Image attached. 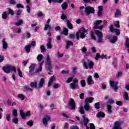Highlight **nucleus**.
<instances>
[{"label":"nucleus","mask_w":129,"mask_h":129,"mask_svg":"<svg viewBox=\"0 0 129 129\" xmlns=\"http://www.w3.org/2000/svg\"><path fill=\"white\" fill-rule=\"evenodd\" d=\"M82 64L84 69H93L94 67V62L89 59L83 60Z\"/></svg>","instance_id":"1"},{"label":"nucleus","mask_w":129,"mask_h":129,"mask_svg":"<svg viewBox=\"0 0 129 129\" xmlns=\"http://www.w3.org/2000/svg\"><path fill=\"white\" fill-rule=\"evenodd\" d=\"M86 35H87V31L85 28H82L81 30L79 31L76 34V37L77 40H79V37L81 38V39H84L85 37H86Z\"/></svg>","instance_id":"2"},{"label":"nucleus","mask_w":129,"mask_h":129,"mask_svg":"<svg viewBox=\"0 0 129 129\" xmlns=\"http://www.w3.org/2000/svg\"><path fill=\"white\" fill-rule=\"evenodd\" d=\"M94 99L92 97L91 98H87L85 100V105L84 106L85 109L86 110V111H91V107L89 106V103H91L92 102H93V100Z\"/></svg>","instance_id":"3"},{"label":"nucleus","mask_w":129,"mask_h":129,"mask_svg":"<svg viewBox=\"0 0 129 129\" xmlns=\"http://www.w3.org/2000/svg\"><path fill=\"white\" fill-rule=\"evenodd\" d=\"M3 70L5 72V73H7L9 74L11 73V71H14V72H17V69L15 67L12 66V65H7L3 68Z\"/></svg>","instance_id":"4"},{"label":"nucleus","mask_w":129,"mask_h":129,"mask_svg":"<svg viewBox=\"0 0 129 129\" xmlns=\"http://www.w3.org/2000/svg\"><path fill=\"white\" fill-rule=\"evenodd\" d=\"M95 33L97 37V43H100L103 42V34L102 32H100L98 30H96Z\"/></svg>","instance_id":"5"},{"label":"nucleus","mask_w":129,"mask_h":129,"mask_svg":"<svg viewBox=\"0 0 129 129\" xmlns=\"http://www.w3.org/2000/svg\"><path fill=\"white\" fill-rule=\"evenodd\" d=\"M102 23V20H96L94 22V26L95 29L102 30L104 28V25L99 26Z\"/></svg>","instance_id":"6"},{"label":"nucleus","mask_w":129,"mask_h":129,"mask_svg":"<svg viewBox=\"0 0 129 129\" xmlns=\"http://www.w3.org/2000/svg\"><path fill=\"white\" fill-rule=\"evenodd\" d=\"M85 13L86 16H89L90 14H94V8L91 7L90 6L87 7L85 8Z\"/></svg>","instance_id":"7"},{"label":"nucleus","mask_w":129,"mask_h":129,"mask_svg":"<svg viewBox=\"0 0 129 129\" xmlns=\"http://www.w3.org/2000/svg\"><path fill=\"white\" fill-rule=\"evenodd\" d=\"M49 121H51V117L49 115H45L44 117L42 118V123L45 127L48 126V122H49Z\"/></svg>","instance_id":"8"},{"label":"nucleus","mask_w":129,"mask_h":129,"mask_svg":"<svg viewBox=\"0 0 129 129\" xmlns=\"http://www.w3.org/2000/svg\"><path fill=\"white\" fill-rule=\"evenodd\" d=\"M46 61L48 66V70L50 72H52L53 67H52V64L51 63V59L50 58V56H49V55H47L46 56Z\"/></svg>","instance_id":"9"},{"label":"nucleus","mask_w":129,"mask_h":129,"mask_svg":"<svg viewBox=\"0 0 129 129\" xmlns=\"http://www.w3.org/2000/svg\"><path fill=\"white\" fill-rule=\"evenodd\" d=\"M71 88L73 90L76 89L78 87V80L75 79L73 80V82L70 84Z\"/></svg>","instance_id":"10"},{"label":"nucleus","mask_w":129,"mask_h":129,"mask_svg":"<svg viewBox=\"0 0 129 129\" xmlns=\"http://www.w3.org/2000/svg\"><path fill=\"white\" fill-rule=\"evenodd\" d=\"M109 83L110 87H112V88H113L115 91L116 92V90L118 89V87H117V84H118V82L110 81Z\"/></svg>","instance_id":"11"},{"label":"nucleus","mask_w":129,"mask_h":129,"mask_svg":"<svg viewBox=\"0 0 129 129\" xmlns=\"http://www.w3.org/2000/svg\"><path fill=\"white\" fill-rule=\"evenodd\" d=\"M69 105L70 109H72V110H74V109H75V107H76V104H75V101H74V100L71 99L69 102Z\"/></svg>","instance_id":"12"},{"label":"nucleus","mask_w":129,"mask_h":129,"mask_svg":"<svg viewBox=\"0 0 129 129\" xmlns=\"http://www.w3.org/2000/svg\"><path fill=\"white\" fill-rule=\"evenodd\" d=\"M36 66H37L36 64H31L29 67V75L31 76H33V74H32V72H34L35 71V68H36Z\"/></svg>","instance_id":"13"},{"label":"nucleus","mask_w":129,"mask_h":129,"mask_svg":"<svg viewBox=\"0 0 129 129\" xmlns=\"http://www.w3.org/2000/svg\"><path fill=\"white\" fill-rule=\"evenodd\" d=\"M20 115L22 116V118H26L27 116H30L31 114V112L30 111H28L26 113H24L23 110H20Z\"/></svg>","instance_id":"14"},{"label":"nucleus","mask_w":129,"mask_h":129,"mask_svg":"<svg viewBox=\"0 0 129 129\" xmlns=\"http://www.w3.org/2000/svg\"><path fill=\"white\" fill-rule=\"evenodd\" d=\"M108 39H109L111 43L112 44H114L117 41V37L114 36H111V35H109L108 37Z\"/></svg>","instance_id":"15"},{"label":"nucleus","mask_w":129,"mask_h":129,"mask_svg":"<svg viewBox=\"0 0 129 129\" xmlns=\"http://www.w3.org/2000/svg\"><path fill=\"white\" fill-rule=\"evenodd\" d=\"M46 46L47 47V49H52V38L49 37L47 39V42L46 44Z\"/></svg>","instance_id":"16"},{"label":"nucleus","mask_w":129,"mask_h":129,"mask_svg":"<svg viewBox=\"0 0 129 129\" xmlns=\"http://www.w3.org/2000/svg\"><path fill=\"white\" fill-rule=\"evenodd\" d=\"M112 129H122L120 126V122L118 121H116L114 123V126L112 127Z\"/></svg>","instance_id":"17"},{"label":"nucleus","mask_w":129,"mask_h":129,"mask_svg":"<svg viewBox=\"0 0 129 129\" xmlns=\"http://www.w3.org/2000/svg\"><path fill=\"white\" fill-rule=\"evenodd\" d=\"M87 83L89 85H92V84H94V81L92 80V76H89L87 79Z\"/></svg>","instance_id":"18"},{"label":"nucleus","mask_w":129,"mask_h":129,"mask_svg":"<svg viewBox=\"0 0 129 129\" xmlns=\"http://www.w3.org/2000/svg\"><path fill=\"white\" fill-rule=\"evenodd\" d=\"M98 58H101L102 59H107L106 55H104V54H102V55H100V54L99 53H97L96 54V57L95 58V60H98Z\"/></svg>","instance_id":"19"},{"label":"nucleus","mask_w":129,"mask_h":129,"mask_svg":"<svg viewBox=\"0 0 129 129\" xmlns=\"http://www.w3.org/2000/svg\"><path fill=\"white\" fill-rule=\"evenodd\" d=\"M44 61L42 60L40 62L39 68L35 71V72L34 73V74H36V73H38V72H40L42 71V67H43V65H44Z\"/></svg>","instance_id":"20"},{"label":"nucleus","mask_w":129,"mask_h":129,"mask_svg":"<svg viewBox=\"0 0 129 129\" xmlns=\"http://www.w3.org/2000/svg\"><path fill=\"white\" fill-rule=\"evenodd\" d=\"M45 83V79L42 78L38 83V88H42Z\"/></svg>","instance_id":"21"},{"label":"nucleus","mask_w":129,"mask_h":129,"mask_svg":"<svg viewBox=\"0 0 129 129\" xmlns=\"http://www.w3.org/2000/svg\"><path fill=\"white\" fill-rule=\"evenodd\" d=\"M2 43H3V49H4V50H6V49H8V44L7 43V42H6V39H5V38L3 39Z\"/></svg>","instance_id":"22"},{"label":"nucleus","mask_w":129,"mask_h":129,"mask_svg":"<svg viewBox=\"0 0 129 129\" xmlns=\"http://www.w3.org/2000/svg\"><path fill=\"white\" fill-rule=\"evenodd\" d=\"M64 22L67 23V27L70 29V30H72V29H73V26L70 22V20H65Z\"/></svg>","instance_id":"23"},{"label":"nucleus","mask_w":129,"mask_h":129,"mask_svg":"<svg viewBox=\"0 0 129 129\" xmlns=\"http://www.w3.org/2000/svg\"><path fill=\"white\" fill-rule=\"evenodd\" d=\"M83 118L85 126H87V124H88V122H89V120L88 118H86L85 115L83 116Z\"/></svg>","instance_id":"24"},{"label":"nucleus","mask_w":129,"mask_h":129,"mask_svg":"<svg viewBox=\"0 0 129 129\" xmlns=\"http://www.w3.org/2000/svg\"><path fill=\"white\" fill-rule=\"evenodd\" d=\"M55 80V76H52L51 77V78H50L49 82H48V85L47 86L48 87H50L51 85H52V83H53V82H54Z\"/></svg>","instance_id":"25"},{"label":"nucleus","mask_w":129,"mask_h":129,"mask_svg":"<svg viewBox=\"0 0 129 129\" xmlns=\"http://www.w3.org/2000/svg\"><path fill=\"white\" fill-rule=\"evenodd\" d=\"M61 8L63 10V11H66V10H67V8H68V4H67V2H64L61 5Z\"/></svg>","instance_id":"26"},{"label":"nucleus","mask_w":129,"mask_h":129,"mask_svg":"<svg viewBox=\"0 0 129 129\" xmlns=\"http://www.w3.org/2000/svg\"><path fill=\"white\" fill-rule=\"evenodd\" d=\"M90 36H91V38L92 39V40H94V41H96L97 38L95 37V35H94V32H93V31H91L90 32Z\"/></svg>","instance_id":"27"},{"label":"nucleus","mask_w":129,"mask_h":129,"mask_svg":"<svg viewBox=\"0 0 129 129\" xmlns=\"http://www.w3.org/2000/svg\"><path fill=\"white\" fill-rule=\"evenodd\" d=\"M105 116V114L102 112H99L96 115L97 117H98L99 118L100 117H104Z\"/></svg>","instance_id":"28"},{"label":"nucleus","mask_w":129,"mask_h":129,"mask_svg":"<svg viewBox=\"0 0 129 129\" xmlns=\"http://www.w3.org/2000/svg\"><path fill=\"white\" fill-rule=\"evenodd\" d=\"M36 59L38 62H41L42 59H44V56L42 54H38L36 57Z\"/></svg>","instance_id":"29"},{"label":"nucleus","mask_w":129,"mask_h":129,"mask_svg":"<svg viewBox=\"0 0 129 129\" xmlns=\"http://www.w3.org/2000/svg\"><path fill=\"white\" fill-rule=\"evenodd\" d=\"M106 107H107V109L108 110V113L110 114V113H111V112H112V111L111 110V105H110L108 104H107Z\"/></svg>","instance_id":"30"},{"label":"nucleus","mask_w":129,"mask_h":129,"mask_svg":"<svg viewBox=\"0 0 129 129\" xmlns=\"http://www.w3.org/2000/svg\"><path fill=\"white\" fill-rule=\"evenodd\" d=\"M24 91H30V92H32L33 91V90L31 88H29L28 86H25L24 87Z\"/></svg>","instance_id":"31"},{"label":"nucleus","mask_w":129,"mask_h":129,"mask_svg":"<svg viewBox=\"0 0 129 129\" xmlns=\"http://www.w3.org/2000/svg\"><path fill=\"white\" fill-rule=\"evenodd\" d=\"M125 46L128 48L127 52L128 53H129V38H127L126 40Z\"/></svg>","instance_id":"32"},{"label":"nucleus","mask_w":129,"mask_h":129,"mask_svg":"<svg viewBox=\"0 0 129 129\" xmlns=\"http://www.w3.org/2000/svg\"><path fill=\"white\" fill-rule=\"evenodd\" d=\"M69 46H73V42L71 41H68L67 42L66 49H69Z\"/></svg>","instance_id":"33"},{"label":"nucleus","mask_w":129,"mask_h":129,"mask_svg":"<svg viewBox=\"0 0 129 129\" xmlns=\"http://www.w3.org/2000/svg\"><path fill=\"white\" fill-rule=\"evenodd\" d=\"M31 47V45H30L29 44L25 46V50H26V53H29V52H30Z\"/></svg>","instance_id":"34"},{"label":"nucleus","mask_w":129,"mask_h":129,"mask_svg":"<svg viewBox=\"0 0 129 129\" xmlns=\"http://www.w3.org/2000/svg\"><path fill=\"white\" fill-rule=\"evenodd\" d=\"M63 33L65 36H68V29L67 28H63Z\"/></svg>","instance_id":"35"},{"label":"nucleus","mask_w":129,"mask_h":129,"mask_svg":"<svg viewBox=\"0 0 129 129\" xmlns=\"http://www.w3.org/2000/svg\"><path fill=\"white\" fill-rule=\"evenodd\" d=\"M60 19L61 20H66V21L68 20V19H67V16H66L64 13L62 14L61 16H60Z\"/></svg>","instance_id":"36"},{"label":"nucleus","mask_w":129,"mask_h":129,"mask_svg":"<svg viewBox=\"0 0 129 129\" xmlns=\"http://www.w3.org/2000/svg\"><path fill=\"white\" fill-rule=\"evenodd\" d=\"M82 87H85L86 86V83L85 82V80H82L80 82Z\"/></svg>","instance_id":"37"},{"label":"nucleus","mask_w":129,"mask_h":129,"mask_svg":"<svg viewBox=\"0 0 129 129\" xmlns=\"http://www.w3.org/2000/svg\"><path fill=\"white\" fill-rule=\"evenodd\" d=\"M12 115L14 116L15 117H17L18 116V111L16 109H14L13 111Z\"/></svg>","instance_id":"38"},{"label":"nucleus","mask_w":129,"mask_h":129,"mask_svg":"<svg viewBox=\"0 0 129 129\" xmlns=\"http://www.w3.org/2000/svg\"><path fill=\"white\" fill-rule=\"evenodd\" d=\"M9 14H8L7 12H5L3 13V14H2V18L3 19H7V18H8V15Z\"/></svg>","instance_id":"39"},{"label":"nucleus","mask_w":129,"mask_h":129,"mask_svg":"<svg viewBox=\"0 0 129 129\" xmlns=\"http://www.w3.org/2000/svg\"><path fill=\"white\" fill-rule=\"evenodd\" d=\"M7 13L8 15H11V16H14V11L12 10V9L9 8Z\"/></svg>","instance_id":"40"},{"label":"nucleus","mask_w":129,"mask_h":129,"mask_svg":"<svg viewBox=\"0 0 129 129\" xmlns=\"http://www.w3.org/2000/svg\"><path fill=\"white\" fill-rule=\"evenodd\" d=\"M119 16H120V11H119V10H118V9H117L116 12L115 14V17L118 18V17H119Z\"/></svg>","instance_id":"41"},{"label":"nucleus","mask_w":129,"mask_h":129,"mask_svg":"<svg viewBox=\"0 0 129 129\" xmlns=\"http://www.w3.org/2000/svg\"><path fill=\"white\" fill-rule=\"evenodd\" d=\"M79 111H80V113H81V114H84L85 111H84V109L83 108V106H80Z\"/></svg>","instance_id":"42"},{"label":"nucleus","mask_w":129,"mask_h":129,"mask_svg":"<svg viewBox=\"0 0 129 129\" xmlns=\"http://www.w3.org/2000/svg\"><path fill=\"white\" fill-rule=\"evenodd\" d=\"M48 29L49 30V31H51L52 30V27H51V26H50L49 25H46L44 29V31H47Z\"/></svg>","instance_id":"43"},{"label":"nucleus","mask_w":129,"mask_h":129,"mask_svg":"<svg viewBox=\"0 0 129 129\" xmlns=\"http://www.w3.org/2000/svg\"><path fill=\"white\" fill-rule=\"evenodd\" d=\"M17 71L18 72L19 77L23 78V73L21 72V69H20V68H18L17 69Z\"/></svg>","instance_id":"44"},{"label":"nucleus","mask_w":129,"mask_h":129,"mask_svg":"<svg viewBox=\"0 0 129 129\" xmlns=\"http://www.w3.org/2000/svg\"><path fill=\"white\" fill-rule=\"evenodd\" d=\"M18 98H20L21 100H25V96L23 94H19L17 96Z\"/></svg>","instance_id":"45"},{"label":"nucleus","mask_w":129,"mask_h":129,"mask_svg":"<svg viewBox=\"0 0 129 129\" xmlns=\"http://www.w3.org/2000/svg\"><path fill=\"white\" fill-rule=\"evenodd\" d=\"M30 86L32 88L37 87V82L30 83Z\"/></svg>","instance_id":"46"},{"label":"nucleus","mask_w":129,"mask_h":129,"mask_svg":"<svg viewBox=\"0 0 129 129\" xmlns=\"http://www.w3.org/2000/svg\"><path fill=\"white\" fill-rule=\"evenodd\" d=\"M23 24V20H20L19 21L15 23L16 26H22Z\"/></svg>","instance_id":"47"},{"label":"nucleus","mask_w":129,"mask_h":129,"mask_svg":"<svg viewBox=\"0 0 129 129\" xmlns=\"http://www.w3.org/2000/svg\"><path fill=\"white\" fill-rule=\"evenodd\" d=\"M94 106L96 109H99L100 108V104L99 102H97L95 104Z\"/></svg>","instance_id":"48"},{"label":"nucleus","mask_w":129,"mask_h":129,"mask_svg":"<svg viewBox=\"0 0 129 129\" xmlns=\"http://www.w3.org/2000/svg\"><path fill=\"white\" fill-rule=\"evenodd\" d=\"M114 31L115 33H116V35L117 36H119V35H120V31L119 30V29H114Z\"/></svg>","instance_id":"49"},{"label":"nucleus","mask_w":129,"mask_h":129,"mask_svg":"<svg viewBox=\"0 0 129 129\" xmlns=\"http://www.w3.org/2000/svg\"><path fill=\"white\" fill-rule=\"evenodd\" d=\"M40 49L41 51V53H44V52H46V48L44 45H41L40 46Z\"/></svg>","instance_id":"50"},{"label":"nucleus","mask_w":129,"mask_h":129,"mask_svg":"<svg viewBox=\"0 0 129 129\" xmlns=\"http://www.w3.org/2000/svg\"><path fill=\"white\" fill-rule=\"evenodd\" d=\"M124 99L125 100H128V94H127V92H124Z\"/></svg>","instance_id":"51"},{"label":"nucleus","mask_w":129,"mask_h":129,"mask_svg":"<svg viewBox=\"0 0 129 129\" xmlns=\"http://www.w3.org/2000/svg\"><path fill=\"white\" fill-rule=\"evenodd\" d=\"M114 25L115 26L116 28H120V25H119V21L115 22Z\"/></svg>","instance_id":"52"},{"label":"nucleus","mask_w":129,"mask_h":129,"mask_svg":"<svg viewBox=\"0 0 129 129\" xmlns=\"http://www.w3.org/2000/svg\"><path fill=\"white\" fill-rule=\"evenodd\" d=\"M12 121L14 123L17 124L18 123V122H19V119H18V118H15L14 119H13Z\"/></svg>","instance_id":"53"},{"label":"nucleus","mask_w":129,"mask_h":129,"mask_svg":"<svg viewBox=\"0 0 129 129\" xmlns=\"http://www.w3.org/2000/svg\"><path fill=\"white\" fill-rule=\"evenodd\" d=\"M6 119L8 121H10V120H11V115L10 114H7L6 115Z\"/></svg>","instance_id":"54"},{"label":"nucleus","mask_w":129,"mask_h":129,"mask_svg":"<svg viewBox=\"0 0 129 129\" xmlns=\"http://www.w3.org/2000/svg\"><path fill=\"white\" fill-rule=\"evenodd\" d=\"M27 124L29 125V126H33V122L32 120H30L27 122Z\"/></svg>","instance_id":"55"},{"label":"nucleus","mask_w":129,"mask_h":129,"mask_svg":"<svg viewBox=\"0 0 129 129\" xmlns=\"http://www.w3.org/2000/svg\"><path fill=\"white\" fill-rule=\"evenodd\" d=\"M73 78H74L72 77H70L67 81V83H70V82H72V80H73Z\"/></svg>","instance_id":"56"},{"label":"nucleus","mask_w":129,"mask_h":129,"mask_svg":"<svg viewBox=\"0 0 129 129\" xmlns=\"http://www.w3.org/2000/svg\"><path fill=\"white\" fill-rule=\"evenodd\" d=\"M122 76V72H119L117 73V74L116 76V77H117V78H118V77H120L121 76Z\"/></svg>","instance_id":"57"},{"label":"nucleus","mask_w":129,"mask_h":129,"mask_svg":"<svg viewBox=\"0 0 129 129\" xmlns=\"http://www.w3.org/2000/svg\"><path fill=\"white\" fill-rule=\"evenodd\" d=\"M116 104L119 106H121V105H122V102L120 101H118L116 102Z\"/></svg>","instance_id":"58"},{"label":"nucleus","mask_w":129,"mask_h":129,"mask_svg":"<svg viewBox=\"0 0 129 129\" xmlns=\"http://www.w3.org/2000/svg\"><path fill=\"white\" fill-rule=\"evenodd\" d=\"M90 129H95V126H94V124L93 123L90 124Z\"/></svg>","instance_id":"59"},{"label":"nucleus","mask_w":129,"mask_h":129,"mask_svg":"<svg viewBox=\"0 0 129 129\" xmlns=\"http://www.w3.org/2000/svg\"><path fill=\"white\" fill-rule=\"evenodd\" d=\"M107 103H110V104L114 103V101L112 99H109Z\"/></svg>","instance_id":"60"},{"label":"nucleus","mask_w":129,"mask_h":129,"mask_svg":"<svg viewBox=\"0 0 129 129\" xmlns=\"http://www.w3.org/2000/svg\"><path fill=\"white\" fill-rule=\"evenodd\" d=\"M64 129H68V127H69V124L68 123V122H66L64 123Z\"/></svg>","instance_id":"61"},{"label":"nucleus","mask_w":129,"mask_h":129,"mask_svg":"<svg viewBox=\"0 0 129 129\" xmlns=\"http://www.w3.org/2000/svg\"><path fill=\"white\" fill-rule=\"evenodd\" d=\"M16 7L17 8H22V9H24V6H23V5H22V4H17V5H16Z\"/></svg>","instance_id":"62"},{"label":"nucleus","mask_w":129,"mask_h":129,"mask_svg":"<svg viewBox=\"0 0 129 129\" xmlns=\"http://www.w3.org/2000/svg\"><path fill=\"white\" fill-rule=\"evenodd\" d=\"M22 12H23V11L21 9H19L17 13V16H21V14H22Z\"/></svg>","instance_id":"63"},{"label":"nucleus","mask_w":129,"mask_h":129,"mask_svg":"<svg viewBox=\"0 0 129 129\" xmlns=\"http://www.w3.org/2000/svg\"><path fill=\"white\" fill-rule=\"evenodd\" d=\"M70 129H79V128L77 126L72 125L70 127Z\"/></svg>","instance_id":"64"}]
</instances>
